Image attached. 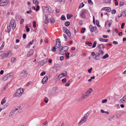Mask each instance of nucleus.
<instances>
[{
	"mask_svg": "<svg viewBox=\"0 0 126 126\" xmlns=\"http://www.w3.org/2000/svg\"><path fill=\"white\" fill-rule=\"evenodd\" d=\"M106 10L108 12H110L111 10L110 8L109 7H108L107 8V9H106Z\"/></svg>",
	"mask_w": 126,
	"mask_h": 126,
	"instance_id": "obj_43",
	"label": "nucleus"
},
{
	"mask_svg": "<svg viewBox=\"0 0 126 126\" xmlns=\"http://www.w3.org/2000/svg\"><path fill=\"white\" fill-rule=\"evenodd\" d=\"M111 13L112 14H115L116 13V10H115L113 9L111 11Z\"/></svg>",
	"mask_w": 126,
	"mask_h": 126,
	"instance_id": "obj_47",
	"label": "nucleus"
},
{
	"mask_svg": "<svg viewBox=\"0 0 126 126\" xmlns=\"http://www.w3.org/2000/svg\"><path fill=\"white\" fill-rule=\"evenodd\" d=\"M14 20L12 19L10 21V24L11 27L13 29H14L16 28V24Z\"/></svg>",
	"mask_w": 126,
	"mask_h": 126,
	"instance_id": "obj_5",
	"label": "nucleus"
},
{
	"mask_svg": "<svg viewBox=\"0 0 126 126\" xmlns=\"http://www.w3.org/2000/svg\"><path fill=\"white\" fill-rule=\"evenodd\" d=\"M92 68H91L89 69H88V71L89 72V73H91V70H92Z\"/></svg>",
	"mask_w": 126,
	"mask_h": 126,
	"instance_id": "obj_61",
	"label": "nucleus"
},
{
	"mask_svg": "<svg viewBox=\"0 0 126 126\" xmlns=\"http://www.w3.org/2000/svg\"><path fill=\"white\" fill-rule=\"evenodd\" d=\"M108 39H103L102 38H100L99 39V40L100 42H107L108 41Z\"/></svg>",
	"mask_w": 126,
	"mask_h": 126,
	"instance_id": "obj_20",
	"label": "nucleus"
},
{
	"mask_svg": "<svg viewBox=\"0 0 126 126\" xmlns=\"http://www.w3.org/2000/svg\"><path fill=\"white\" fill-rule=\"evenodd\" d=\"M34 52L32 50H30L27 53V56L28 57H29L32 56L33 53Z\"/></svg>",
	"mask_w": 126,
	"mask_h": 126,
	"instance_id": "obj_16",
	"label": "nucleus"
},
{
	"mask_svg": "<svg viewBox=\"0 0 126 126\" xmlns=\"http://www.w3.org/2000/svg\"><path fill=\"white\" fill-rule=\"evenodd\" d=\"M6 101V100L4 98H3L1 101V104L2 105L4 103H5Z\"/></svg>",
	"mask_w": 126,
	"mask_h": 126,
	"instance_id": "obj_37",
	"label": "nucleus"
},
{
	"mask_svg": "<svg viewBox=\"0 0 126 126\" xmlns=\"http://www.w3.org/2000/svg\"><path fill=\"white\" fill-rule=\"evenodd\" d=\"M57 70V68L56 67H54L53 68V71L54 72H56Z\"/></svg>",
	"mask_w": 126,
	"mask_h": 126,
	"instance_id": "obj_48",
	"label": "nucleus"
},
{
	"mask_svg": "<svg viewBox=\"0 0 126 126\" xmlns=\"http://www.w3.org/2000/svg\"><path fill=\"white\" fill-rule=\"evenodd\" d=\"M68 49V47L67 46H64L62 47L61 48H60L59 49V50L60 51V54L62 55L64 54V53L62 51V50H64V51L65 53L67 52Z\"/></svg>",
	"mask_w": 126,
	"mask_h": 126,
	"instance_id": "obj_3",
	"label": "nucleus"
},
{
	"mask_svg": "<svg viewBox=\"0 0 126 126\" xmlns=\"http://www.w3.org/2000/svg\"><path fill=\"white\" fill-rule=\"evenodd\" d=\"M48 99L47 98V97L45 98L44 99V101H45V102L46 103H47L48 102Z\"/></svg>",
	"mask_w": 126,
	"mask_h": 126,
	"instance_id": "obj_54",
	"label": "nucleus"
},
{
	"mask_svg": "<svg viewBox=\"0 0 126 126\" xmlns=\"http://www.w3.org/2000/svg\"><path fill=\"white\" fill-rule=\"evenodd\" d=\"M63 36L64 37V38H65V41H66V40H67V36L66 35L64 34H63Z\"/></svg>",
	"mask_w": 126,
	"mask_h": 126,
	"instance_id": "obj_46",
	"label": "nucleus"
},
{
	"mask_svg": "<svg viewBox=\"0 0 126 126\" xmlns=\"http://www.w3.org/2000/svg\"><path fill=\"white\" fill-rule=\"evenodd\" d=\"M50 23L51 24H53L55 22V20L53 18H50Z\"/></svg>",
	"mask_w": 126,
	"mask_h": 126,
	"instance_id": "obj_21",
	"label": "nucleus"
},
{
	"mask_svg": "<svg viewBox=\"0 0 126 126\" xmlns=\"http://www.w3.org/2000/svg\"><path fill=\"white\" fill-rule=\"evenodd\" d=\"M88 3L90 5H92L93 4V3L91 0H88Z\"/></svg>",
	"mask_w": 126,
	"mask_h": 126,
	"instance_id": "obj_53",
	"label": "nucleus"
},
{
	"mask_svg": "<svg viewBox=\"0 0 126 126\" xmlns=\"http://www.w3.org/2000/svg\"><path fill=\"white\" fill-rule=\"evenodd\" d=\"M85 28H83L82 29L81 31V33H83L85 31Z\"/></svg>",
	"mask_w": 126,
	"mask_h": 126,
	"instance_id": "obj_51",
	"label": "nucleus"
},
{
	"mask_svg": "<svg viewBox=\"0 0 126 126\" xmlns=\"http://www.w3.org/2000/svg\"><path fill=\"white\" fill-rule=\"evenodd\" d=\"M69 53L68 52H67V53H66V54H65V56H66V59H68L69 57Z\"/></svg>",
	"mask_w": 126,
	"mask_h": 126,
	"instance_id": "obj_35",
	"label": "nucleus"
},
{
	"mask_svg": "<svg viewBox=\"0 0 126 126\" xmlns=\"http://www.w3.org/2000/svg\"><path fill=\"white\" fill-rule=\"evenodd\" d=\"M66 33V34L67 36L69 37L71 36V33L70 32H69V30H68V31H67V32H65Z\"/></svg>",
	"mask_w": 126,
	"mask_h": 126,
	"instance_id": "obj_31",
	"label": "nucleus"
},
{
	"mask_svg": "<svg viewBox=\"0 0 126 126\" xmlns=\"http://www.w3.org/2000/svg\"><path fill=\"white\" fill-rule=\"evenodd\" d=\"M95 58L96 59V60H99L100 58V56H97L96 54H95Z\"/></svg>",
	"mask_w": 126,
	"mask_h": 126,
	"instance_id": "obj_42",
	"label": "nucleus"
},
{
	"mask_svg": "<svg viewBox=\"0 0 126 126\" xmlns=\"http://www.w3.org/2000/svg\"><path fill=\"white\" fill-rule=\"evenodd\" d=\"M44 23L46 24H47L48 23V20L47 16L45 15V19H44Z\"/></svg>",
	"mask_w": 126,
	"mask_h": 126,
	"instance_id": "obj_17",
	"label": "nucleus"
},
{
	"mask_svg": "<svg viewBox=\"0 0 126 126\" xmlns=\"http://www.w3.org/2000/svg\"><path fill=\"white\" fill-rule=\"evenodd\" d=\"M47 10L50 13H52L53 12V11L52 10L51 8L50 7L48 8Z\"/></svg>",
	"mask_w": 126,
	"mask_h": 126,
	"instance_id": "obj_34",
	"label": "nucleus"
},
{
	"mask_svg": "<svg viewBox=\"0 0 126 126\" xmlns=\"http://www.w3.org/2000/svg\"><path fill=\"white\" fill-rule=\"evenodd\" d=\"M56 94V91H55L52 90L50 92V94L51 95H52Z\"/></svg>",
	"mask_w": 126,
	"mask_h": 126,
	"instance_id": "obj_32",
	"label": "nucleus"
},
{
	"mask_svg": "<svg viewBox=\"0 0 126 126\" xmlns=\"http://www.w3.org/2000/svg\"><path fill=\"white\" fill-rule=\"evenodd\" d=\"M63 30L65 32H67V31H68V30L67 28L65 27H63Z\"/></svg>",
	"mask_w": 126,
	"mask_h": 126,
	"instance_id": "obj_44",
	"label": "nucleus"
},
{
	"mask_svg": "<svg viewBox=\"0 0 126 126\" xmlns=\"http://www.w3.org/2000/svg\"><path fill=\"white\" fill-rule=\"evenodd\" d=\"M96 25H97V26L98 27H100V25H99V22L98 21V20H96Z\"/></svg>",
	"mask_w": 126,
	"mask_h": 126,
	"instance_id": "obj_40",
	"label": "nucleus"
},
{
	"mask_svg": "<svg viewBox=\"0 0 126 126\" xmlns=\"http://www.w3.org/2000/svg\"><path fill=\"white\" fill-rule=\"evenodd\" d=\"M98 48L100 49V50H102V48H103V50L104 49V46L102 44H100L99 45L98 47Z\"/></svg>",
	"mask_w": 126,
	"mask_h": 126,
	"instance_id": "obj_19",
	"label": "nucleus"
},
{
	"mask_svg": "<svg viewBox=\"0 0 126 126\" xmlns=\"http://www.w3.org/2000/svg\"><path fill=\"white\" fill-rule=\"evenodd\" d=\"M120 101L123 103H124L126 102V95L124 96L123 98L120 100Z\"/></svg>",
	"mask_w": 126,
	"mask_h": 126,
	"instance_id": "obj_12",
	"label": "nucleus"
},
{
	"mask_svg": "<svg viewBox=\"0 0 126 126\" xmlns=\"http://www.w3.org/2000/svg\"><path fill=\"white\" fill-rule=\"evenodd\" d=\"M23 92V89L21 88H20L17 90L15 93V95L16 97H19L22 94Z\"/></svg>",
	"mask_w": 126,
	"mask_h": 126,
	"instance_id": "obj_2",
	"label": "nucleus"
},
{
	"mask_svg": "<svg viewBox=\"0 0 126 126\" xmlns=\"http://www.w3.org/2000/svg\"><path fill=\"white\" fill-rule=\"evenodd\" d=\"M27 73L26 71H24L20 74V76L21 77H26L27 76Z\"/></svg>",
	"mask_w": 126,
	"mask_h": 126,
	"instance_id": "obj_9",
	"label": "nucleus"
},
{
	"mask_svg": "<svg viewBox=\"0 0 126 126\" xmlns=\"http://www.w3.org/2000/svg\"><path fill=\"white\" fill-rule=\"evenodd\" d=\"M15 112V111H14L13 110V109L9 114V116L11 117V116H12Z\"/></svg>",
	"mask_w": 126,
	"mask_h": 126,
	"instance_id": "obj_24",
	"label": "nucleus"
},
{
	"mask_svg": "<svg viewBox=\"0 0 126 126\" xmlns=\"http://www.w3.org/2000/svg\"><path fill=\"white\" fill-rule=\"evenodd\" d=\"M97 42L96 41H94L92 46V47L93 48L95 47Z\"/></svg>",
	"mask_w": 126,
	"mask_h": 126,
	"instance_id": "obj_36",
	"label": "nucleus"
},
{
	"mask_svg": "<svg viewBox=\"0 0 126 126\" xmlns=\"http://www.w3.org/2000/svg\"><path fill=\"white\" fill-rule=\"evenodd\" d=\"M11 55H12V53H11V51H8V56H10Z\"/></svg>",
	"mask_w": 126,
	"mask_h": 126,
	"instance_id": "obj_62",
	"label": "nucleus"
},
{
	"mask_svg": "<svg viewBox=\"0 0 126 126\" xmlns=\"http://www.w3.org/2000/svg\"><path fill=\"white\" fill-rule=\"evenodd\" d=\"M48 78L47 76H45L43 79L42 80V82L43 84H44L46 83L47 81Z\"/></svg>",
	"mask_w": 126,
	"mask_h": 126,
	"instance_id": "obj_14",
	"label": "nucleus"
},
{
	"mask_svg": "<svg viewBox=\"0 0 126 126\" xmlns=\"http://www.w3.org/2000/svg\"><path fill=\"white\" fill-rule=\"evenodd\" d=\"M46 74V73L44 71H43L41 72V73L40 74V75L41 76H43L44 75H45Z\"/></svg>",
	"mask_w": 126,
	"mask_h": 126,
	"instance_id": "obj_55",
	"label": "nucleus"
},
{
	"mask_svg": "<svg viewBox=\"0 0 126 126\" xmlns=\"http://www.w3.org/2000/svg\"><path fill=\"white\" fill-rule=\"evenodd\" d=\"M89 28L90 31L92 32H93L94 31H95V30L96 29V27H93L92 25H90L89 26Z\"/></svg>",
	"mask_w": 126,
	"mask_h": 126,
	"instance_id": "obj_13",
	"label": "nucleus"
},
{
	"mask_svg": "<svg viewBox=\"0 0 126 126\" xmlns=\"http://www.w3.org/2000/svg\"><path fill=\"white\" fill-rule=\"evenodd\" d=\"M57 49V48L55 46H54L52 47V48L51 50L53 52L56 51V49Z\"/></svg>",
	"mask_w": 126,
	"mask_h": 126,
	"instance_id": "obj_29",
	"label": "nucleus"
},
{
	"mask_svg": "<svg viewBox=\"0 0 126 126\" xmlns=\"http://www.w3.org/2000/svg\"><path fill=\"white\" fill-rule=\"evenodd\" d=\"M107 101V100L106 99H105L102 100V102L103 103H104L106 102Z\"/></svg>",
	"mask_w": 126,
	"mask_h": 126,
	"instance_id": "obj_52",
	"label": "nucleus"
},
{
	"mask_svg": "<svg viewBox=\"0 0 126 126\" xmlns=\"http://www.w3.org/2000/svg\"><path fill=\"white\" fill-rule=\"evenodd\" d=\"M47 62V59H45L43 60L42 62H41V64L42 65H43L46 63Z\"/></svg>",
	"mask_w": 126,
	"mask_h": 126,
	"instance_id": "obj_23",
	"label": "nucleus"
},
{
	"mask_svg": "<svg viewBox=\"0 0 126 126\" xmlns=\"http://www.w3.org/2000/svg\"><path fill=\"white\" fill-rule=\"evenodd\" d=\"M67 75V72L66 71H64L62 72L58 76V78H61L63 77H66Z\"/></svg>",
	"mask_w": 126,
	"mask_h": 126,
	"instance_id": "obj_8",
	"label": "nucleus"
},
{
	"mask_svg": "<svg viewBox=\"0 0 126 126\" xmlns=\"http://www.w3.org/2000/svg\"><path fill=\"white\" fill-rule=\"evenodd\" d=\"M24 19H21V20L20 21V24H22V23H23V22H24Z\"/></svg>",
	"mask_w": 126,
	"mask_h": 126,
	"instance_id": "obj_58",
	"label": "nucleus"
},
{
	"mask_svg": "<svg viewBox=\"0 0 126 126\" xmlns=\"http://www.w3.org/2000/svg\"><path fill=\"white\" fill-rule=\"evenodd\" d=\"M66 78H64L62 80V82L63 83H64L66 81Z\"/></svg>",
	"mask_w": 126,
	"mask_h": 126,
	"instance_id": "obj_50",
	"label": "nucleus"
},
{
	"mask_svg": "<svg viewBox=\"0 0 126 126\" xmlns=\"http://www.w3.org/2000/svg\"><path fill=\"white\" fill-rule=\"evenodd\" d=\"M61 45V42L60 39L59 38H57V39L56 43L55 45V47L57 48H59Z\"/></svg>",
	"mask_w": 126,
	"mask_h": 126,
	"instance_id": "obj_6",
	"label": "nucleus"
},
{
	"mask_svg": "<svg viewBox=\"0 0 126 126\" xmlns=\"http://www.w3.org/2000/svg\"><path fill=\"white\" fill-rule=\"evenodd\" d=\"M33 3L36 5H37L38 2L37 0H33Z\"/></svg>",
	"mask_w": 126,
	"mask_h": 126,
	"instance_id": "obj_38",
	"label": "nucleus"
},
{
	"mask_svg": "<svg viewBox=\"0 0 126 126\" xmlns=\"http://www.w3.org/2000/svg\"><path fill=\"white\" fill-rule=\"evenodd\" d=\"M36 40V39L34 38L28 44V45L27 46V48H29L30 45L32 44L34 42V41H35Z\"/></svg>",
	"mask_w": 126,
	"mask_h": 126,
	"instance_id": "obj_15",
	"label": "nucleus"
},
{
	"mask_svg": "<svg viewBox=\"0 0 126 126\" xmlns=\"http://www.w3.org/2000/svg\"><path fill=\"white\" fill-rule=\"evenodd\" d=\"M104 54V52L102 50H100L98 52L96 53V56H102Z\"/></svg>",
	"mask_w": 126,
	"mask_h": 126,
	"instance_id": "obj_11",
	"label": "nucleus"
},
{
	"mask_svg": "<svg viewBox=\"0 0 126 126\" xmlns=\"http://www.w3.org/2000/svg\"><path fill=\"white\" fill-rule=\"evenodd\" d=\"M16 60V58L14 57H12L11 60V62L12 63L14 62V61Z\"/></svg>",
	"mask_w": 126,
	"mask_h": 126,
	"instance_id": "obj_45",
	"label": "nucleus"
},
{
	"mask_svg": "<svg viewBox=\"0 0 126 126\" xmlns=\"http://www.w3.org/2000/svg\"><path fill=\"white\" fill-rule=\"evenodd\" d=\"M85 43L86 44L88 45L89 46H91L92 45V43L91 42L86 41V42Z\"/></svg>",
	"mask_w": 126,
	"mask_h": 126,
	"instance_id": "obj_26",
	"label": "nucleus"
},
{
	"mask_svg": "<svg viewBox=\"0 0 126 126\" xmlns=\"http://www.w3.org/2000/svg\"><path fill=\"white\" fill-rule=\"evenodd\" d=\"M123 14L126 16V10L124 11L123 13Z\"/></svg>",
	"mask_w": 126,
	"mask_h": 126,
	"instance_id": "obj_60",
	"label": "nucleus"
},
{
	"mask_svg": "<svg viewBox=\"0 0 126 126\" xmlns=\"http://www.w3.org/2000/svg\"><path fill=\"white\" fill-rule=\"evenodd\" d=\"M8 79V74L4 76L3 78V80L4 81H5L7 80Z\"/></svg>",
	"mask_w": 126,
	"mask_h": 126,
	"instance_id": "obj_22",
	"label": "nucleus"
},
{
	"mask_svg": "<svg viewBox=\"0 0 126 126\" xmlns=\"http://www.w3.org/2000/svg\"><path fill=\"white\" fill-rule=\"evenodd\" d=\"M13 72H11L8 74V78H11V81L13 79Z\"/></svg>",
	"mask_w": 126,
	"mask_h": 126,
	"instance_id": "obj_18",
	"label": "nucleus"
},
{
	"mask_svg": "<svg viewBox=\"0 0 126 126\" xmlns=\"http://www.w3.org/2000/svg\"><path fill=\"white\" fill-rule=\"evenodd\" d=\"M33 26L34 27H35L36 26V22L35 21H34L33 22Z\"/></svg>",
	"mask_w": 126,
	"mask_h": 126,
	"instance_id": "obj_49",
	"label": "nucleus"
},
{
	"mask_svg": "<svg viewBox=\"0 0 126 126\" xmlns=\"http://www.w3.org/2000/svg\"><path fill=\"white\" fill-rule=\"evenodd\" d=\"M61 19L62 20H64L66 19V18L63 15L62 16L61 18Z\"/></svg>",
	"mask_w": 126,
	"mask_h": 126,
	"instance_id": "obj_30",
	"label": "nucleus"
},
{
	"mask_svg": "<svg viewBox=\"0 0 126 126\" xmlns=\"http://www.w3.org/2000/svg\"><path fill=\"white\" fill-rule=\"evenodd\" d=\"M125 25V23H122L121 24V28L122 29H123L124 27V26Z\"/></svg>",
	"mask_w": 126,
	"mask_h": 126,
	"instance_id": "obj_56",
	"label": "nucleus"
},
{
	"mask_svg": "<svg viewBox=\"0 0 126 126\" xmlns=\"http://www.w3.org/2000/svg\"><path fill=\"white\" fill-rule=\"evenodd\" d=\"M84 4L83 3H81L79 6V8H81L83 7L84 6Z\"/></svg>",
	"mask_w": 126,
	"mask_h": 126,
	"instance_id": "obj_39",
	"label": "nucleus"
},
{
	"mask_svg": "<svg viewBox=\"0 0 126 126\" xmlns=\"http://www.w3.org/2000/svg\"><path fill=\"white\" fill-rule=\"evenodd\" d=\"M87 11L86 10L82 11L81 14V16L82 18H84L85 17V15L87 13Z\"/></svg>",
	"mask_w": 126,
	"mask_h": 126,
	"instance_id": "obj_10",
	"label": "nucleus"
},
{
	"mask_svg": "<svg viewBox=\"0 0 126 126\" xmlns=\"http://www.w3.org/2000/svg\"><path fill=\"white\" fill-rule=\"evenodd\" d=\"M88 116L87 115H85L80 120L78 123V125H81L87 120Z\"/></svg>",
	"mask_w": 126,
	"mask_h": 126,
	"instance_id": "obj_4",
	"label": "nucleus"
},
{
	"mask_svg": "<svg viewBox=\"0 0 126 126\" xmlns=\"http://www.w3.org/2000/svg\"><path fill=\"white\" fill-rule=\"evenodd\" d=\"M70 22L69 21H66L64 23L65 26H66L68 27L69 26L70 24Z\"/></svg>",
	"mask_w": 126,
	"mask_h": 126,
	"instance_id": "obj_28",
	"label": "nucleus"
},
{
	"mask_svg": "<svg viewBox=\"0 0 126 126\" xmlns=\"http://www.w3.org/2000/svg\"><path fill=\"white\" fill-rule=\"evenodd\" d=\"M92 91L93 90L92 89H89L86 92L82 95L81 98V100H84L88 97Z\"/></svg>",
	"mask_w": 126,
	"mask_h": 126,
	"instance_id": "obj_1",
	"label": "nucleus"
},
{
	"mask_svg": "<svg viewBox=\"0 0 126 126\" xmlns=\"http://www.w3.org/2000/svg\"><path fill=\"white\" fill-rule=\"evenodd\" d=\"M8 4L7 0H0V6H3L6 5Z\"/></svg>",
	"mask_w": 126,
	"mask_h": 126,
	"instance_id": "obj_7",
	"label": "nucleus"
},
{
	"mask_svg": "<svg viewBox=\"0 0 126 126\" xmlns=\"http://www.w3.org/2000/svg\"><path fill=\"white\" fill-rule=\"evenodd\" d=\"M109 56V55L107 54H106V55L104 56L102 58V59H105L107 58Z\"/></svg>",
	"mask_w": 126,
	"mask_h": 126,
	"instance_id": "obj_25",
	"label": "nucleus"
},
{
	"mask_svg": "<svg viewBox=\"0 0 126 126\" xmlns=\"http://www.w3.org/2000/svg\"><path fill=\"white\" fill-rule=\"evenodd\" d=\"M32 12V11L30 10V11H28L26 12V13L28 14H30Z\"/></svg>",
	"mask_w": 126,
	"mask_h": 126,
	"instance_id": "obj_57",
	"label": "nucleus"
},
{
	"mask_svg": "<svg viewBox=\"0 0 126 126\" xmlns=\"http://www.w3.org/2000/svg\"><path fill=\"white\" fill-rule=\"evenodd\" d=\"M2 57L3 58H6L8 55V53L7 54L6 53L3 54Z\"/></svg>",
	"mask_w": 126,
	"mask_h": 126,
	"instance_id": "obj_33",
	"label": "nucleus"
},
{
	"mask_svg": "<svg viewBox=\"0 0 126 126\" xmlns=\"http://www.w3.org/2000/svg\"><path fill=\"white\" fill-rule=\"evenodd\" d=\"M39 6H38V5L37 6V8H36V11H38L39 10Z\"/></svg>",
	"mask_w": 126,
	"mask_h": 126,
	"instance_id": "obj_64",
	"label": "nucleus"
},
{
	"mask_svg": "<svg viewBox=\"0 0 126 126\" xmlns=\"http://www.w3.org/2000/svg\"><path fill=\"white\" fill-rule=\"evenodd\" d=\"M103 2L106 3H110L111 0H103Z\"/></svg>",
	"mask_w": 126,
	"mask_h": 126,
	"instance_id": "obj_27",
	"label": "nucleus"
},
{
	"mask_svg": "<svg viewBox=\"0 0 126 126\" xmlns=\"http://www.w3.org/2000/svg\"><path fill=\"white\" fill-rule=\"evenodd\" d=\"M102 37L103 38H106L108 37V36L107 35H103Z\"/></svg>",
	"mask_w": 126,
	"mask_h": 126,
	"instance_id": "obj_63",
	"label": "nucleus"
},
{
	"mask_svg": "<svg viewBox=\"0 0 126 126\" xmlns=\"http://www.w3.org/2000/svg\"><path fill=\"white\" fill-rule=\"evenodd\" d=\"M124 4V3L123 2H120L119 3V6H123Z\"/></svg>",
	"mask_w": 126,
	"mask_h": 126,
	"instance_id": "obj_41",
	"label": "nucleus"
},
{
	"mask_svg": "<svg viewBox=\"0 0 126 126\" xmlns=\"http://www.w3.org/2000/svg\"><path fill=\"white\" fill-rule=\"evenodd\" d=\"M23 38L24 39H25L26 37V34L25 33L23 34Z\"/></svg>",
	"mask_w": 126,
	"mask_h": 126,
	"instance_id": "obj_59",
	"label": "nucleus"
}]
</instances>
